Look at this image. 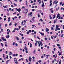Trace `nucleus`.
Instances as JSON below:
<instances>
[{
    "instance_id": "1",
    "label": "nucleus",
    "mask_w": 64,
    "mask_h": 64,
    "mask_svg": "<svg viewBox=\"0 0 64 64\" xmlns=\"http://www.w3.org/2000/svg\"><path fill=\"white\" fill-rule=\"evenodd\" d=\"M24 49H25L26 50V53H28V51L27 50H28V48L26 47V46H25L24 48Z\"/></svg>"
},
{
    "instance_id": "2",
    "label": "nucleus",
    "mask_w": 64,
    "mask_h": 64,
    "mask_svg": "<svg viewBox=\"0 0 64 64\" xmlns=\"http://www.w3.org/2000/svg\"><path fill=\"white\" fill-rule=\"evenodd\" d=\"M24 24H23L24 22L23 21L21 23V24L22 26H24V25H25V22H26V21L25 20H24Z\"/></svg>"
},
{
    "instance_id": "3",
    "label": "nucleus",
    "mask_w": 64,
    "mask_h": 64,
    "mask_svg": "<svg viewBox=\"0 0 64 64\" xmlns=\"http://www.w3.org/2000/svg\"><path fill=\"white\" fill-rule=\"evenodd\" d=\"M2 39L4 41H6V38H4L3 37H2Z\"/></svg>"
},
{
    "instance_id": "4",
    "label": "nucleus",
    "mask_w": 64,
    "mask_h": 64,
    "mask_svg": "<svg viewBox=\"0 0 64 64\" xmlns=\"http://www.w3.org/2000/svg\"><path fill=\"white\" fill-rule=\"evenodd\" d=\"M29 61H30V62H31V60H32V58H31V56H29Z\"/></svg>"
},
{
    "instance_id": "5",
    "label": "nucleus",
    "mask_w": 64,
    "mask_h": 64,
    "mask_svg": "<svg viewBox=\"0 0 64 64\" xmlns=\"http://www.w3.org/2000/svg\"><path fill=\"white\" fill-rule=\"evenodd\" d=\"M12 56L14 57H15V56L17 57V56H18V54H12Z\"/></svg>"
},
{
    "instance_id": "6",
    "label": "nucleus",
    "mask_w": 64,
    "mask_h": 64,
    "mask_svg": "<svg viewBox=\"0 0 64 64\" xmlns=\"http://www.w3.org/2000/svg\"><path fill=\"white\" fill-rule=\"evenodd\" d=\"M46 32H48L49 30V29L48 28H46Z\"/></svg>"
},
{
    "instance_id": "7",
    "label": "nucleus",
    "mask_w": 64,
    "mask_h": 64,
    "mask_svg": "<svg viewBox=\"0 0 64 64\" xmlns=\"http://www.w3.org/2000/svg\"><path fill=\"white\" fill-rule=\"evenodd\" d=\"M17 10L18 12H20V11H21V8H20L18 9H17Z\"/></svg>"
},
{
    "instance_id": "8",
    "label": "nucleus",
    "mask_w": 64,
    "mask_h": 64,
    "mask_svg": "<svg viewBox=\"0 0 64 64\" xmlns=\"http://www.w3.org/2000/svg\"><path fill=\"white\" fill-rule=\"evenodd\" d=\"M40 34L42 35V36H44V33H42L41 32H40Z\"/></svg>"
},
{
    "instance_id": "9",
    "label": "nucleus",
    "mask_w": 64,
    "mask_h": 64,
    "mask_svg": "<svg viewBox=\"0 0 64 64\" xmlns=\"http://www.w3.org/2000/svg\"><path fill=\"white\" fill-rule=\"evenodd\" d=\"M10 37V36L9 35L8 36H6V38H9Z\"/></svg>"
},
{
    "instance_id": "10",
    "label": "nucleus",
    "mask_w": 64,
    "mask_h": 64,
    "mask_svg": "<svg viewBox=\"0 0 64 64\" xmlns=\"http://www.w3.org/2000/svg\"><path fill=\"white\" fill-rule=\"evenodd\" d=\"M32 12H31L30 13H29L28 14V15H32Z\"/></svg>"
},
{
    "instance_id": "11",
    "label": "nucleus",
    "mask_w": 64,
    "mask_h": 64,
    "mask_svg": "<svg viewBox=\"0 0 64 64\" xmlns=\"http://www.w3.org/2000/svg\"><path fill=\"white\" fill-rule=\"evenodd\" d=\"M26 6H28V2H27V0H26Z\"/></svg>"
},
{
    "instance_id": "12",
    "label": "nucleus",
    "mask_w": 64,
    "mask_h": 64,
    "mask_svg": "<svg viewBox=\"0 0 64 64\" xmlns=\"http://www.w3.org/2000/svg\"><path fill=\"white\" fill-rule=\"evenodd\" d=\"M9 60H8L6 61V64H8V62H9Z\"/></svg>"
},
{
    "instance_id": "13",
    "label": "nucleus",
    "mask_w": 64,
    "mask_h": 64,
    "mask_svg": "<svg viewBox=\"0 0 64 64\" xmlns=\"http://www.w3.org/2000/svg\"><path fill=\"white\" fill-rule=\"evenodd\" d=\"M42 2V7H44V3Z\"/></svg>"
},
{
    "instance_id": "14",
    "label": "nucleus",
    "mask_w": 64,
    "mask_h": 64,
    "mask_svg": "<svg viewBox=\"0 0 64 64\" xmlns=\"http://www.w3.org/2000/svg\"><path fill=\"white\" fill-rule=\"evenodd\" d=\"M58 19H63V17H61V18H60V17H59L58 18Z\"/></svg>"
},
{
    "instance_id": "15",
    "label": "nucleus",
    "mask_w": 64,
    "mask_h": 64,
    "mask_svg": "<svg viewBox=\"0 0 64 64\" xmlns=\"http://www.w3.org/2000/svg\"><path fill=\"white\" fill-rule=\"evenodd\" d=\"M56 29H57V28H58V27H59V26L58 25L57 26V25H56Z\"/></svg>"
},
{
    "instance_id": "16",
    "label": "nucleus",
    "mask_w": 64,
    "mask_h": 64,
    "mask_svg": "<svg viewBox=\"0 0 64 64\" xmlns=\"http://www.w3.org/2000/svg\"><path fill=\"white\" fill-rule=\"evenodd\" d=\"M12 55V52H10L9 53V55Z\"/></svg>"
},
{
    "instance_id": "17",
    "label": "nucleus",
    "mask_w": 64,
    "mask_h": 64,
    "mask_svg": "<svg viewBox=\"0 0 64 64\" xmlns=\"http://www.w3.org/2000/svg\"><path fill=\"white\" fill-rule=\"evenodd\" d=\"M16 39L17 40H18V41L19 40V38H18V36H16Z\"/></svg>"
},
{
    "instance_id": "18",
    "label": "nucleus",
    "mask_w": 64,
    "mask_h": 64,
    "mask_svg": "<svg viewBox=\"0 0 64 64\" xmlns=\"http://www.w3.org/2000/svg\"><path fill=\"white\" fill-rule=\"evenodd\" d=\"M32 44H31V43H30V47H32Z\"/></svg>"
},
{
    "instance_id": "19",
    "label": "nucleus",
    "mask_w": 64,
    "mask_h": 64,
    "mask_svg": "<svg viewBox=\"0 0 64 64\" xmlns=\"http://www.w3.org/2000/svg\"><path fill=\"white\" fill-rule=\"evenodd\" d=\"M26 13L25 12V14H26V13H27L28 12V9H26Z\"/></svg>"
},
{
    "instance_id": "20",
    "label": "nucleus",
    "mask_w": 64,
    "mask_h": 64,
    "mask_svg": "<svg viewBox=\"0 0 64 64\" xmlns=\"http://www.w3.org/2000/svg\"><path fill=\"white\" fill-rule=\"evenodd\" d=\"M62 53V52H61L60 53V54H58V55L59 56H60V55H62V54H61Z\"/></svg>"
},
{
    "instance_id": "21",
    "label": "nucleus",
    "mask_w": 64,
    "mask_h": 64,
    "mask_svg": "<svg viewBox=\"0 0 64 64\" xmlns=\"http://www.w3.org/2000/svg\"><path fill=\"white\" fill-rule=\"evenodd\" d=\"M16 64H18V61H17V60H16V61L15 62Z\"/></svg>"
},
{
    "instance_id": "22",
    "label": "nucleus",
    "mask_w": 64,
    "mask_h": 64,
    "mask_svg": "<svg viewBox=\"0 0 64 64\" xmlns=\"http://www.w3.org/2000/svg\"><path fill=\"white\" fill-rule=\"evenodd\" d=\"M20 35L22 36H23V34H22L21 33H20Z\"/></svg>"
},
{
    "instance_id": "23",
    "label": "nucleus",
    "mask_w": 64,
    "mask_h": 64,
    "mask_svg": "<svg viewBox=\"0 0 64 64\" xmlns=\"http://www.w3.org/2000/svg\"><path fill=\"white\" fill-rule=\"evenodd\" d=\"M51 30H54V29L53 28V26H52L51 28Z\"/></svg>"
},
{
    "instance_id": "24",
    "label": "nucleus",
    "mask_w": 64,
    "mask_h": 64,
    "mask_svg": "<svg viewBox=\"0 0 64 64\" xmlns=\"http://www.w3.org/2000/svg\"><path fill=\"white\" fill-rule=\"evenodd\" d=\"M14 4L15 6H17V4H15L14 3Z\"/></svg>"
},
{
    "instance_id": "25",
    "label": "nucleus",
    "mask_w": 64,
    "mask_h": 64,
    "mask_svg": "<svg viewBox=\"0 0 64 64\" xmlns=\"http://www.w3.org/2000/svg\"><path fill=\"white\" fill-rule=\"evenodd\" d=\"M61 10H64V8H63L62 7L61 8Z\"/></svg>"
},
{
    "instance_id": "26",
    "label": "nucleus",
    "mask_w": 64,
    "mask_h": 64,
    "mask_svg": "<svg viewBox=\"0 0 64 64\" xmlns=\"http://www.w3.org/2000/svg\"><path fill=\"white\" fill-rule=\"evenodd\" d=\"M12 25V22H11L10 23V24L9 25V26H11Z\"/></svg>"
},
{
    "instance_id": "27",
    "label": "nucleus",
    "mask_w": 64,
    "mask_h": 64,
    "mask_svg": "<svg viewBox=\"0 0 64 64\" xmlns=\"http://www.w3.org/2000/svg\"><path fill=\"white\" fill-rule=\"evenodd\" d=\"M35 4H36V3L34 2V3L33 4H32V6H34V5H35Z\"/></svg>"
},
{
    "instance_id": "28",
    "label": "nucleus",
    "mask_w": 64,
    "mask_h": 64,
    "mask_svg": "<svg viewBox=\"0 0 64 64\" xmlns=\"http://www.w3.org/2000/svg\"><path fill=\"white\" fill-rule=\"evenodd\" d=\"M57 30H60V28H57Z\"/></svg>"
},
{
    "instance_id": "29",
    "label": "nucleus",
    "mask_w": 64,
    "mask_h": 64,
    "mask_svg": "<svg viewBox=\"0 0 64 64\" xmlns=\"http://www.w3.org/2000/svg\"><path fill=\"white\" fill-rule=\"evenodd\" d=\"M37 38H38V39H39V40H40V38L38 36H37Z\"/></svg>"
},
{
    "instance_id": "30",
    "label": "nucleus",
    "mask_w": 64,
    "mask_h": 64,
    "mask_svg": "<svg viewBox=\"0 0 64 64\" xmlns=\"http://www.w3.org/2000/svg\"><path fill=\"white\" fill-rule=\"evenodd\" d=\"M57 46H58V47H59V46H60V44H57Z\"/></svg>"
},
{
    "instance_id": "31",
    "label": "nucleus",
    "mask_w": 64,
    "mask_h": 64,
    "mask_svg": "<svg viewBox=\"0 0 64 64\" xmlns=\"http://www.w3.org/2000/svg\"><path fill=\"white\" fill-rule=\"evenodd\" d=\"M55 23H56V20H55L54 21V24H55Z\"/></svg>"
},
{
    "instance_id": "32",
    "label": "nucleus",
    "mask_w": 64,
    "mask_h": 64,
    "mask_svg": "<svg viewBox=\"0 0 64 64\" xmlns=\"http://www.w3.org/2000/svg\"><path fill=\"white\" fill-rule=\"evenodd\" d=\"M1 44L2 47H3V43H1Z\"/></svg>"
},
{
    "instance_id": "33",
    "label": "nucleus",
    "mask_w": 64,
    "mask_h": 64,
    "mask_svg": "<svg viewBox=\"0 0 64 64\" xmlns=\"http://www.w3.org/2000/svg\"><path fill=\"white\" fill-rule=\"evenodd\" d=\"M22 31H24V28H22Z\"/></svg>"
},
{
    "instance_id": "34",
    "label": "nucleus",
    "mask_w": 64,
    "mask_h": 64,
    "mask_svg": "<svg viewBox=\"0 0 64 64\" xmlns=\"http://www.w3.org/2000/svg\"><path fill=\"white\" fill-rule=\"evenodd\" d=\"M61 64V60H60L59 64Z\"/></svg>"
},
{
    "instance_id": "35",
    "label": "nucleus",
    "mask_w": 64,
    "mask_h": 64,
    "mask_svg": "<svg viewBox=\"0 0 64 64\" xmlns=\"http://www.w3.org/2000/svg\"><path fill=\"white\" fill-rule=\"evenodd\" d=\"M52 3H50V6H52Z\"/></svg>"
},
{
    "instance_id": "36",
    "label": "nucleus",
    "mask_w": 64,
    "mask_h": 64,
    "mask_svg": "<svg viewBox=\"0 0 64 64\" xmlns=\"http://www.w3.org/2000/svg\"><path fill=\"white\" fill-rule=\"evenodd\" d=\"M30 33V32H29L28 31L27 32V34H29Z\"/></svg>"
},
{
    "instance_id": "37",
    "label": "nucleus",
    "mask_w": 64,
    "mask_h": 64,
    "mask_svg": "<svg viewBox=\"0 0 64 64\" xmlns=\"http://www.w3.org/2000/svg\"><path fill=\"white\" fill-rule=\"evenodd\" d=\"M63 35H64V34H62L61 36V37H62V38L63 37Z\"/></svg>"
},
{
    "instance_id": "38",
    "label": "nucleus",
    "mask_w": 64,
    "mask_h": 64,
    "mask_svg": "<svg viewBox=\"0 0 64 64\" xmlns=\"http://www.w3.org/2000/svg\"><path fill=\"white\" fill-rule=\"evenodd\" d=\"M40 44V45L41 46H43V44L42 43H42Z\"/></svg>"
},
{
    "instance_id": "39",
    "label": "nucleus",
    "mask_w": 64,
    "mask_h": 64,
    "mask_svg": "<svg viewBox=\"0 0 64 64\" xmlns=\"http://www.w3.org/2000/svg\"><path fill=\"white\" fill-rule=\"evenodd\" d=\"M15 42H14L12 44L14 46V45H15Z\"/></svg>"
},
{
    "instance_id": "40",
    "label": "nucleus",
    "mask_w": 64,
    "mask_h": 64,
    "mask_svg": "<svg viewBox=\"0 0 64 64\" xmlns=\"http://www.w3.org/2000/svg\"><path fill=\"white\" fill-rule=\"evenodd\" d=\"M3 7H4V8H7V7L6 6H4Z\"/></svg>"
},
{
    "instance_id": "41",
    "label": "nucleus",
    "mask_w": 64,
    "mask_h": 64,
    "mask_svg": "<svg viewBox=\"0 0 64 64\" xmlns=\"http://www.w3.org/2000/svg\"><path fill=\"white\" fill-rule=\"evenodd\" d=\"M57 16H60V14H58Z\"/></svg>"
},
{
    "instance_id": "42",
    "label": "nucleus",
    "mask_w": 64,
    "mask_h": 64,
    "mask_svg": "<svg viewBox=\"0 0 64 64\" xmlns=\"http://www.w3.org/2000/svg\"><path fill=\"white\" fill-rule=\"evenodd\" d=\"M32 11H35V9L34 8L33 9H32Z\"/></svg>"
},
{
    "instance_id": "43",
    "label": "nucleus",
    "mask_w": 64,
    "mask_h": 64,
    "mask_svg": "<svg viewBox=\"0 0 64 64\" xmlns=\"http://www.w3.org/2000/svg\"><path fill=\"white\" fill-rule=\"evenodd\" d=\"M62 4V2H60V5H61Z\"/></svg>"
},
{
    "instance_id": "44",
    "label": "nucleus",
    "mask_w": 64,
    "mask_h": 64,
    "mask_svg": "<svg viewBox=\"0 0 64 64\" xmlns=\"http://www.w3.org/2000/svg\"><path fill=\"white\" fill-rule=\"evenodd\" d=\"M5 47H7V46H8L7 44H5Z\"/></svg>"
},
{
    "instance_id": "45",
    "label": "nucleus",
    "mask_w": 64,
    "mask_h": 64,
    "mask_svg": "<svg viewBox=\"0 0 64 64\" xmlns=\"http://www.w3.org/2000/svg\"><path fill=\"white\" fill-rule=\"evenodd\" d=\"M50 19H52V18L51 16H50Z\"/></svg>"
},
{
    "instance_id": "46",
    "label": "nucleus",
    "mask_w": 64,
    "mask_h": 64,
    "mask_svg": "<svg viewBox=\"0 0 64 64\" xmlns=\"http://www.w3.org/2000/svg\"><path fill=\"white\" fill-rule=\"evenodd\" d=\"M40 20L41 22H42V21H43V20L42 18L40 19Z\"/></svg>"
},
{
    "instance_id": "47",
    "label": "nucleus",
    "mask_w": 64,
    "mask_h": 64,
    "mask_svg": "<svg viewBox=\"0 0 64 64\" xmlns=\"http://www.w3.org/2000/svg\"><path fill=\"white\" fill-rule=\"evenodd\" d=\"M6 56H7L6 58V59H8V56L7 55Z\"/></svg>"
},
{
    "instance_id": "48",
    "label": "nucleus",
    "mask_w": 64,
    "mask_h": 64,
    "mask_svg": "<svg viewBox=\"0 0 64 64\" xmlns=\"http://www.w3.org/2000/svg\"><path fill=\"white\" fill-rule=\"evenodd\" d=\"M56 2V1H54L53 3V4H55V3Z\"/></svg>"
},
{
    "instance_id": "49",
    "label": "nucleus",
    "mask_w": 64,
    "mask_h": 64,
    "mask_svg": "<svg viewBox=\"0 0 64 64\" xmlns=\"http://www.w3.org/2000/svg\"><path fill=\"white\" fill-rule=\"evenodd\" d=\"M3 29L2 28L1 29V31L2 32H3Z\"/></svg>"
},
{
    "instance_id": "50",
    "label": "nucleus",
    "mask_w": 64,
    "mask_h": 64,
    "mask_svg": "<svg viewBox=\"0 0 64 64\" xmlns=\"http://www.w3.org/2000/svg\"><path fill=\"white\" fill-rule=\"evenodd\" d=\"M52 0H50V3H52Z\"/></svg>"
},
{
    "instance_id": "51",
    "label": "nucleus",
    "mask_w": 64,
    "mask_h": 64,
    "mask_svg": "<svg viewBox=\"0 0 64 64\" xmlns=\"http://www.w3.org/2000/svg\"><path fill=\"white\" fill-rule=\"evenodd\" d=\"M54 51H55V50H56V48H54Z\"/></svg>"
},
{
    "instance_id": "52",
    "label": "nucleus",
    "mask_w": 64,
    "mask_h": 64,
    "mask_svg": "<svg viewBox=\"0 0 64 64\" xmlns=\"http://www.w3.org/2000/svg\"><path fill=\"white\" fill-rule=\"evenodd\" d=\"M38 62H39V63H40V62H41V60H38Z\"/></svg>"
},
{
    "instance_id": "53",
    "label": "nucleus",
    "mask_w": 64,
    "mask_h": 64,
    "mask_svg": "<svg viewBox=\"0 0 64 64\" xmlns=\"http://www.w3.org/2000/svg\"><path fill=\"white\" fill-rule=\"evenodd\" d=\"M7 24H5V27H7Z\"/></svg>"
},
{
    "instance_id": "54",
    "label": "nucleus",
    "mask_w": 64,
    "mask_h": 64,
    "mask_svg": "<svg viewBox=\"0 0 64 64\" xmlns=\"http://www.w3.org/2000/svg\"><path fill=\"white\" fill-rule=\"evenodd\" d=\"M26 60L27 62H28V60H27V59H26Z\"/></svg>"
},
{
    "instance_id": "55",
    "label": "nucleus",
    "mask_w": 64,
    "mask_h": 64,
    "mask_svg": "<svg viewBox=\"0 0 64 64\" xmlns=\"http://www.w3.org/2000/svg\"><path fill=\"white\" fill-rule=\"evenodd\" d=\"M35 46H37V42H36L35 44Z\"/></svg>"
},
{
    "instance_id": "56",
    "label": "nucleus",
    "mask_w": 64,
    "mask_h": 64,
    "mask_svg": "<svg viewBox=\"0 0 64 64\" xmlns=\"http://www.w3.org/2000/svg\"><path fill=\"white\" fill-rule=\"evenodd\" d=\"M11 7H12V8H14V6H13V5H11Z\"/></svg>"
},
{
    "instance_id": "57",
    "label": "nucleus",
    "mask_w": 64,
    "mask_h": 64,
    "mask_svg": "<svg viewBox=\"0 0 64 64\" xmlns=\"http://www.w3.org/2000/svg\"><path fill=\"white\" fill-rule=\"evenodd\" d=\"M58 1H57V2H56V3H55L56 4H57V3H58Z\"/></svg>"
},
{
    "instance_id": "58",
    "label": "nucleus",
    "mask_w": 64,
    "mask_h": 64,
    "mask_svg": "<svg viewBox=\"0 0 64 64\" xmlns=\"http://www.w3.org/2000/svg\"><path fill=\"white\" fill-rule=\"evenodd\" d=\"M24 38L23 37V36H22V40H23V39H24Z\"/></svg>"
},
{
    "instance_id": "59",
    "label": "nucleus",
    "mask_w": 64,
    "mask_h": 64,
    "mask_svg": "<svg viewBox=\"0 0 64 64\" xmlns=\"http://www.w3.org/2000/svg\"><path fill=\"white\" fill-rule=\"evenodd\" d=\"M6 19L5 18H4V21H6Z\"/></svg>"
},
{
    "instance_id": "60",
    "label": "nucleus",
    "mask_w": 64,
    "mask_h": 64,
    "mask_svg": "<svg viewBox=\"0 0 64 64\" xmlns=\"http://www.w3.org/2000/svg\"><path fill=\"white\" fill-rule=\"evenodd\" d=\"M16 30H17V31H18L19 30V28H17Z\"/></svg>"
},
{
    "instance_id": "61",
    "label": "nucleus",
    "mask_w": 64,
    "mask_h": 64,
    "mask_svg": "<svg viewBox=\"0 0 64 64\" xmlns=\"http://www.w3.org/2000/svg\"><path fill=\"white\" fill-rule=\"evenodd\" d=\"M9 10H10V11H11V8H9Z\"/></svg>"
},
{
    "instance_id": "62",
    "label": "nucleus",
    "mask_w": 64,
    "mask_h": 64,
    "mask_svg": "<svg viewBox=\"0 0 64 64\" xmlns=\"http://www.w3.org/2000/svg\"><path fill=\"white\" fill-rule=\"evenodd\" d=\"M16 25H17V24L16 23L15 24H14L15 26H16Z\"/></svg>"
},
{
    "instance_id": "63",
    "label": "nucleus",
    "mask_w": 64,
    "mask_h": 64,
    "mask_svg": "<svg viewBox=\"0 0 64 64\" xmlns=\"http://www.w3.org/2000/svg\"><path fill=\"white\" fill-rule=\"evenodd\" d=\"M34 34H36V32H34Z\"/></svg>"
},
{
    "instance_id": "64",
    "label": "nucleus",
    "mask_w": 64,
    "mask_h": 64,
    "mask_svg": "<svg viewBox=\"0 0 64 64\" xmlns=\"http://www.w3.org/2000/svg\"><path fill=\"white\" fill-rule=\"evenodd\" d=\"M34 7H35V8H37V6H34Z\"/></svg>"
}]
</instances>
